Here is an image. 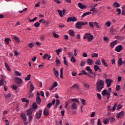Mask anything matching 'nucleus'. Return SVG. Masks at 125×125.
Instances as JSON below:
<instances>
[{
	"mask_svg": "<svg viewBox=\"0 0 125 125\" xmlns=\"http://www.w3.org/2000/svg\"><path fill=\"white\" fill-rule=\"evenodd\" d=\"M27 10H28V8H25L23 10L20 11H19V12L20 13H23V12H27Z\"/></svg>",
	"mask_w": 125,
	"mask_h": 125,
	"instance_id": "nucleus-43",
	"label": "nucleus"
},
{
	"mask_svg": "<svg viewBox=\"0 0 125 125\" xmlns=\"http://www.w3.org/2000/svg\"><path fill=\"white\" fill-rule=\"evenodd\" d=\"M63 63L64 65L66 66H68V62H67V60H66V57H63Z\"/></svg>",
	"mask_w": 125,
	"mask_h": 125,
	"instance_id": "nucleus-37",
	"label": "nucleus"
},
{
	"mask_svg": "<svg viewBox=\"0 0 125 125\" xmlns=\"http://www.w3.org/2000/svg\"><path fill=\"white\" fill-rule=\"evenodd\" d=\"M37 19H38V18L35 17L33 19L30 20L29 22H34L35 21H37Z\"/></svg>",
	"mask_w": 125,
	"mask_h": 125,
	"instance_id": "nucleus-53",
	"label": "nucleus"
},
{
	"mask_svg": "<svg viewBox=\"0 0 125 125\" xmlns=\"http://www.w3.org/2000/svg\"><path fill=\"white\" fill-rule=\"evenodd\" d=\"M58 85V83L56 82H55L53 85V87H56Z\"/></svg>",
	"mask_w": 125,
	"mask_h": 125,
	"instance_id": "nucleus-63",
	"label": "nucleus"
},
{
	"mask_svg": "<svg viewBox=\"0 0 125 125\" xmlns=\"http://www.w3.org/2000/svg\"><path fill=\"white\" fill-rule=\"evenodd\" d=\"M115 50L117 52H121L123 50V46L122 45H119L116 47Z\"/></svg>",
	"mask_w": 125,
	"mask_h": 125,
	"instance_id": "nucleus-11",
	"label": "nucleus"
},
{
	"mask_svg": "<svg viewBox=\"0 0 125 125\" xmlns=\"http://www.w3.org/2000/svg\"><path fill=\"white\" fill-rule=\"evenodd\" d=\"M56 52L57 55H59V53L60 52H62V48H59L58 50H56Z\"/></svg>",
	"mask_w": 125,
	"mask_h": 125,
	"instance_id": "nucleus-36",
	"label": "nucleus"
},
{
	"mask_svg": "<svg viewBox=\"0 0 125 125\" xmlns=\"http://www.w3.org/2000/svg\"><path fill=\"white\" fill-rule=\"evenodd\" d=\"M109 122H110V120L109 119V118H105L104 120V125H107L108 123H109Z\"/></svg>",
	"mask_w": 125,
	"mask_h": 125,
	"instance_id": "nucleus-30",
	"label": "nucleus"
},
{
	"mask_svg": "<svg viewBox=\"0 0 125 125\" xmlns=\"http://www.w3.org/2000/svg\"><path fill=\"white\" fill-rule=\"evenodd\" d=\"M67 22H76L77 21V18L75 17H69L67 19Z\"/></svg>",
	"mask_w": 125,
	"mask_h": 125,
	"instance_id": "nucleus-8",
	"label": "nucleus"
},
{
	"mask_svg": "<svg viewBox=\"0 0 125 125\" xmlns=\"http://www.w3.org/2000/svg\"><path fill=\"white\" fill-rule=\"evenodd\" d=\"M97 125H102V124H101V120L100 119H99L98 120Z\"/></svg>",
	"mask_w": 125,
	"mask_h": 125,
	"instance_id": "nucleus-62",
	"label": "nucleus"
},
{
	"mask_svg": "<svg viewBox=\"0 0 125 125\" xmlns=\"http://www.w3.org/2000/svg\"><path fill=\"white\" fill-rule=\"evenodd\" d=\"M71 62H73V63H75V62H76V59H75V57H74V56H73L71 57Z\"/></svg>",
	"mask_w": 125,
	"mask_h": 125,
	"instance_id": "nucleus-47",
	"label": "nucleus"
},
{
	"mask_svg": "<svg viewBox=\"0 0 125 125\" xmlns=\"http://www.w3.org/2000/svg\"><path fill=\"white\" fill-rule=\"evenodd\" d=\"M84 87L85 88V89H87V90H88L90 89V85H89L88 83H84Z\"/></svg>",
	"mask_w": 125,
	"mask_h": 125,
	"instance_id": "nucleus-18",
	"label": "nucleus"
},
{
	"mask_svg": "<svg viewBox=\"0 0 125 125\" xmlns=\"http://www.w3.org/2000/svg\"><path fill=\"white\" fill-rule=\"evenodd\" d=\"M14 55H15V56H18V55H19V53H18V52H17V51L15 50L14 51Z\"/></svg>",
	"mask_w": 125,
	"mask_h": 125,
	"instance_id": "nucleus-60",
	"label": "nucleus"
},
{
	"mask_svg": "<svg viewBox=\"0 0 125 125\" xmlns=\"http://www.w3.org/2000/svg\"><path fill=\"white\" fill-rule=\"evenodd\" d=\"M38 108L37 103L34 102L32 104V110H36Z\"/></svg>",
	"mask_w": 125,
	"mask_h": 125,
	"instance_id": "nucleus-20",
	"label": "nucleus"
},
{
	"mask_svg": "<svg viewBox=\"0 0 125 125\" xmlns=\"http://www.w3.org/2000/svg\"><path fill=\"white\" fill-rule=\"evenodd\" d=\"M44 115L46 117H47L49 115V111L48 110V109L45 108L44 110Z\"/></svg>",
	"mask_w": 125,
	"mask_h": 125,
	"instance_id": "nucleus-16",
	"label": "nucleus"
},
{
	"mask_svg": "<svg viewBox=\"0 0 125 125\" xmlns=\"http://www.w3.org/2000/svg\"><path fill=\"white\" fill-rule=\"evenodd\" d=\"M121 89V86L120 85H118L116 86V91H119Z\"/></svg>",
	"mask_w": 125,
	"mask_h": 125,
	"instance_id": "nucleus-49",
	"label": "nucleus"
},
{
	"mask_svg": "<svg viewBox=\"0 0 125 125\" xmlns=\"http://www.w3.org/2000/svg\"><path fill=\"white\" fill-rule=\"evenodd\" d=\"M5 97L6 99H9V98H10V97H11V93H8L7 95H5Z\"/></svg>",
	"mask_w": 125,
	"mask_h": 125,
	"instance_id": "nucleus-39",
	"label": "nucleus"
},
{
	"mask_svg": "<svg viewBox=\"0 0 125 125\" xmlns=\"http://www.w3.org/2000/svg\"><path fill=\"white\" fill-rule=\"evenodd\" d=\"M71 108L73 110H77V108H78V104H77L76 102H74L71 104Z\"/></svg>",
	"mask_w": 125,
	"mask_h": 125,
	"instance_id": "nucleus-14",
	"label": "nucleus"
},
{
	"mask_svg": "<svg viewBox=\"0 0 125 125\" xmlns=\"http://www.w3.org/2000/svg\"><path fill=\"white\" fill-rule=\"evenodd\" d=\"M69 34L71 36V37H75V32H74V31L72 30H69Z\"/></svg>",
	"mask_w": 125,
	"mask_h": 125,
	"instance_id": "nucleus-27",
	"label": "nucleus"
},
{
	"mask_svg": "<svg viewBox=\"0 0 125 125\" xmlns=\"http://www.w3.org/2000/svg\"><path fill=\"white\" fill-rule=\"evenodd\" d=\"M53 71L54 74L56 76V77H58V76H59V72L56 70V69H55V67H54Z\"/></svg>",
	"mask_w": 125,
	"mask_h": 125,
	"instance_id": "nucleus-19",
	"label": "nucleus"
},
{
	"mask_svg": "<svg viewBox=\"0 0 125 125\" xmlns=\"http://www.w3.org/2000/svg\"><path fill=\"white\" fill-rule=\"evenodd\" d=\"M20 116L21 117L22 119L23 122H26V121H27V116H26V113H21Z\"/></svg>",
	"mask_w": 125,
	"mask_h": 125,
	"instance_id": "nucleus-12",
	"label": "nucleus"
},
{
	"mask_svg": "<svg viewBox=\"0 0 125 125\" xmlns=\"http://www.w3.org/2000/svg\"><path fill=\"white\" fill-rule=\"evenodd\" d=\"M84 25H87V22H84L82 21H78L76 23V28L77 29H82V26H84Z\"/></svg>",
	"mask_w": 125,
	"mask_h": 125,
	"instance_id": "nucleus-3",
	"label": "nucleus"
},
{
	"mask_svg": "<svg viewBox=\"0 0 125 125\" xmlns=\"http://www.w3.org/2000/svg\"><path fill=\"white\" fill-rule=\"evenodd\" d=\"M116 107H117V108H116L117 110H121V109L123 108V105H122V104H119L118 105L117 104Z\"/></svg>",
	"mask_w": 125,
	"mask_h": 125,
	"instance_id": "nucleus-32",
	"label": "nucleus"
},
{
	"mask_svg": "<svg viewBox=\"0 0 125 125\" xmlns=\"http://www.w3.org/2000/svg\"><path fill=\"white\" fill-rule=\"evenodd\" d=\"M90 14H91V12H86L83 13V14L82 16V18H83L84 16H86V15H90Z\"/></svg>",
	"mask_w": 125,
	"mask_h": 125,
	"instance_id": "nucleus-26",
	"label": "nucleus"
},
{
	"mask_svg": "<svg viewBox=\"0 0 125 125\" xmlns=\"http://www.w3.org/2000/svg\"><path fill=\"white\" fill-rule=\"evenodd\" d=\"M87 63L90 66H91L92 64H93V60L88 59L87 60Z\"/></svg>",
	"mask_w": 125,
	"mask_h": 125,
	"instance_id": "nucleus-17",
	"label": "nucleus"
},
{
	"mask_svg": "<svg viewBox=\"0 0 125 125\" xmlns=\"http://www.w3.org/2000/svg\"><path fill=\"white\" fill-rule=\"evenodd\" d=\"M97 95L98 99H99L100 100H101V98H102V96H101V94L100 93H97Z\"/></svg>",
	"mask_w": 125,
	"mask_h": 125,
	"instance_id": "nucleus-48",
	"label": "nucleus"
},
{
	"mask_svg": "<svg viewBox=\"0 0 125 125\" xmlns=\"http://www.w3.org/2000/svg\"><path fill=\"white\" fill-rule=\"evenodd\" d=\"M92 58L98 57V54L97 53H92L91 54Z\"/></svg>",
	"mask_w": 125,
	"mask_h": 125,
	"instance_id": "nucleus-41",
	"label": "nucleus"
},
{
	"mask_svg": "<svg viewBox=\"0 0 125 125\" xmlns=\"http://www.w3.org/2000/svg\"><path fill=\"white\" fill-rule=\"evenodd\" d=\"M102 95H103V96L107 95V100H109V99H110V96H111V93H110L109 91H107V90H104L102 92Z\"/></svg>",
	"mask_w": 125,
	"mask_h": 125,
	"instance_id": "nucleus-5",
	"label": "nucleus"
},
{
	"mask_svg": "<svg viewBox=\"0 0 125 125\" xmlns=\"http://www.w3.org/2000/svg\"><path fill=\"white\" fill-rule=\"evenodd\" d=\"M53 35L54 37V38H59V35H58L57 34H55V32H53Z\"/></svg>",
	"mask_w": 125,
	"mask_h": 125,
	"instance_id": "nucleus-56",
	"label": "nucleus"
},
{
	"mask_svg": "<svg viewBox=\"0 0 125 125\" xmlns=\"http://www.w3.org/2000/svg\"><path fill=\"white\" fill-rule=\"evenodd\" d=\"M105 25L108 27H110L111 26V22H110V21H107L105 23Z\"/></svg>",
	"mask_w": 125,
	"mask_h": 125,
	"instance_id": "nucleus-57",
	"label": "nucleus"
},
{
	"mask_svg": "<svg viewBox=\"0 0 125 125\" xmlns=\"http://www.w3.org/2000/svg\"><path fill=\"white\" fill-rule=\"evenodd\" d=\"M34 86H33V84H31L30 90H29L30 93H32V92H33V91L34 90Z\"/></svg>",
	"mask_w": 125,
	"mask_h": 125,
	"instance_id": "nucleus-33",
	"label": "nucleus"
},
{
	"mask_svg": "<svg viewBox=\"0 0 125 125\" xmlns=\"http://www.w3.org/2000/svg\"><path fill=\"white\" fill-rule=\"evenodd\" d=\"M58 12L59 14V15L61 16V17H62L63 16V14H62V11L60 10H58Z\"/></svg>",
	"mask_w": 125,
	"mask_h": 125,
	"instance_id": "nucleus-52",
	"label": "nucleus"
},
{
	"mask_svg": "<svg viewBox=\"0 0 125 125\" xmlns=\"http://www.w3.org/2000/svg\"><path fill=\"white\" fill-rule=\"evenodd\" d=\"M15 74L16 76H21V73L18 71H16Z\"/></svg>",
	"mask_w": 125,
	"mask_h": 125,
	"instance_id": "nucleus-61",
	"label": "nucleus"
},
{
	"mask_svg": "<svg viewBox=\"0 0 125 125\" xmlns=\"http://www.w3.org/2000/svg\"><path fill=\"white\" fill-rule=\"evenodd\" d=\"M124 116H125V111H122L117 114V115L116 116V118H117L118 119H120L121 118H123Z\"/></svg>",
	"mask_w": 125,
	"mask_h": 125,
	"instance_id": "nucleus-9",
	"label": "nucleus"
},
{
	"mask_svg": "<svg viewBox=\"0 0 125 125\" xmlns=\"http://www.w3.org/2000/svg\"><path fill=\"white\" fill-rule=\"evenodd\" d=\"M42 113V110H40L38 111V112L36 113L35 115V118H36L37 120H39V119H41Z\"/></svg>",
	"mask_w": 125,
	"mask_h": 125,
	"instance_id": "nucleus-6",
	"label": "nucleus"
},
{
	"mask_svg": "<svg viewBox=\"0 0 125 125\" xmlns=\"http://www.w3.org/2000/svg\"><path fill=\"white\" fill-rule=\"evenodd\" d=\"M56 63H57V64H60V60L57 58L56 59Z\"/></svg>",
	"mask_w": 125,
	"mask_h": 125,
	"instance_id": "nucleus-64",
	"label": "nucleus"
},
{
	"mask_svg": "<svg viewBox=\"0 0 125 125\" xmlns=\"http://www.w3.org/2000/svg\"><path fill=\"white\" fill-rule=\"evenodd\" d=\"M52 106V103H48L47 105H46V107L48 109H50V108H51V106Z\"/></svg>",
	"mask_w": 125,
	"mask_h": 125,
	"instance_id": "nucleus-42",
	"label": "nucleus"
},
{
	"mask_svg": "<svg viewBox=\"0 0 125 125\" xmlns=\"http://www.w3.org/2000/svg\"><path fill=\"white\" fill-rule=\"evenodd\" d=\"M95 64L96 65H101V61H100V60H98L95 62Z\"/></svg>",
	"mask_w": 125,
	"mask_h": 125,
	"instance_id": "nucleus-46",
	"label": "nucleus"
},
{
	"mask_svg": "<svg viewBox=\"0 0 125 125\" xmlns=\"http://www.w3.org/2000/svg\"><path fill=\"white\" fill-rule=\"evenodd\" d=\"M94 24L95 26H96L97 28H100V27L99 26V23L96 21L94 22Z\"/></svg>",
	"mask_w": 125,
	"mask_h": 125,
	"instance_id": "nucleus-50",
	"label": "nucleus"
},
{
	"mask_svg": "<svg viewBox=\"0 0 125 125\" xmlns=\"http://www.w3.org/2000/svg\"><path fill=\"white\" fill-rule=\"evenodd\" d=\"M86 71H88V72H89V74H93V72H92V69L90 68V66H87L86 67Z\"/></svg>",
	"mask_w": 125,
	"mask_h": 125,
	"instance_id": "nucleus-22",
	"label": "nucleus"
},
{
	"mask_svg": "<svg viewBox=\"0 0 125 125\" xmlns=\"http://www.w3.org/2000/svg\"><path fill=\"white\" fill-rule=\"evenodd\" d=\"M40 23L39 22V21H37L36 23H34V27H35L36 28H38V27L40 26Z\"/></svg>",
	"mask_w": 125,
	"mask_h": 125,
	"instance_id": "nucleus-38",
	"label": "nucleus"
},
{
	"mask_svg": "<svg viewBox=\"0 0 125 125\" xmlns=\"http://www.w3.org/2000/svg\"><path fill=\"white\" fill-rule=\"evenodd\" d=\"M83 39H84V40L87 39L88 41L90 42V41H92V40H93V35H92L90 33H85Z\"/></svg>",
	"mask_w": 125,
	"mask_h": 125,
	"instance_id": "nucleus-4",
	"label": "nucleus"
},
{
	"mask_svg": "<svg viewBox=\"0 0 125 125\" xmlns=\"http://www.w3.org/2000/svg\"><path fill=\"white\" fill-rule=\"evenodd\" d=\"M72 87H74V88H76V89H79V85L77 84H74L72 86H71V88Z\"/></svg>",
	"mask_w": 125,
	"mask_h": 125,
	"instance_id": "nucleus-40",
	"label": "nucleus"
},
{
	"mask_svg": "<svg viewBox=\"0 0 125 125\" xmlns=\"http://www.w3.org/2000/svg\"><path fill=\"white\" fill-rule=\"evenodd\" d=\"M4 83H3V79H1L0 80V86H1V85H3L4 84Z\"/></svg>",
	"mask_w": 125,
	"mask_h": 125,
	"instance_id": "nucleus-54",
	"label": "nucleus"
},
{
	"mask_svg": "<svg viewBox=\"0 0 125 125\" xmlns=\"http://www.w3.org/2000/svg\"><path fill=\"white\" fill-rule=\"evenodd\" d=\"M61 75H60V78L63 79V68H62L60 70Z\"/></svg>",
	"mask_w": 125,
	"mask_h": 125,
	"instance_id": "nucleus-35",
	"label": "nucleus"
},
{
	"mask_svg": "<svg viewBox=\"0 0 125 125\" xmlns=\"http://www.w3.org/2000/svg\"><path fill=\"white\" fill-rule=\"evenodd\" d=\"M116 11L118 12V14H121V13H122V10H121L120 8H117Z\"/></svg>",
	"mask_w": 125,
	"mask_h": 125,
	"instance_id": "nucleus-55",
	"label": "nucleus"
},
{
	"mask_svg": "<svg viewBox=\"0 0 125 125\" xmlns=\"http://www.w3.org/2000/svg\"><path fill=\"white\" fill-rule=\"evenodd\" d=\"M15 79V82L18 85H20L21 83H22V79L19 78H16Z\"/></svg>",
	"mask_w": 125,
	"mask_h": 125,
	"instance_id": "nucleus-10",
	"label": "nucleus"
},
{
	"mask_svg": "<svg viewBox=\"0 0 125 125\" xmlns=\"http://www.w3.org/2000/svg\"><path fill=\"white\" fill-rule=\"evenodd\" d=\"M28 46H29V47H30V48H33V47L35 46V43H30L28 44Z\"/></svg>",
	"mask_w": 125,
	"mask_h": 125,
	"instance_id": "nucleus-34",
	"label": "nucleus"
},
{
	"mask_svg": "<svg viewBox=\"0 0 125 125\" xmlns=\"http://www.w3.org/2000/svg\"><path fill=\"white\" fill-rule=\"evenodd\" d=\"M101 61L102 64H103L104 66H105V67H108V64L107 63V62H106V61H105V60H104V59H102Z\"/></svg>",
	"mask_w": 125,
	"mask_h": 125,
	"instance_id": "nucleus-24",
	"label": "nucleus"
},
{
	"mask_svg": "<svg viewBox=\"0 0 125 125\" xmlns=\"http://www.w3.org/2000/svg\"><path fill=\"white\" fill-rule=\"evenodd\" d=\"M89 25L91 28H93L94 25H93V23L91 21H89Z\"/></svg>",
	"mask_w": 125,
	"mask_h": 125,
	"instance_id": "nucleus-58",
	"label": "nucleus"
},
{
	"mask_svg": "<svg viewBox=\"0 0 125 125\" xmlns=\"http://www.w3.org/2000/svg\"><path fill=\"white\" fill-rule=\"evenodd\" d=\"M112 83H113V80L110 79H107L105 80V83H107V87H110V86H111Z\"/></svg>",
	"mask_w": 125,
	"mask_h": 125,
	"instance_id": "nucleus-7",
	"label": "nucleus"
},
{
	"mask_svg": "<svg viewBox=\"0 0 125 125\" xmlns=\"http://www.w3.org/2000/svg\"><path fill=\"white\" fill-rule=\"evenodd\" d=\"M110 120L111 123H114V122H115V118H113V117H110L109 121Z\"/></svg>",
	"mask_w": 125,
	"mask_h": 125,
	"instance_id": "nucleus-44",
	"label": "nucleus"
},
{
	"mask_svg": "<svg viewBox=\"0 0 125 125\" xmlns=\"http://www.w3.org/2000/svg\"><path fill=\"white\" fill-rule=\"evenodd\" d=\"M33 111H34V110H33V108H29L25 112V114L26 116H28L29 122H32V121H33V119H34V116H33Z\"/></svg>",
	"mask_w": 125,
	"mask_h": 125,
	"instance_id": "nucleus-1",
	"label": "nucleus"
},
{
	"mask_svg": "<svg viewBox=\"0 0 125 125\" xmlns=\"http://www.w3.org/2000/svg\"><path fill=\"white\" fill-rule=\"evenodd\" d=\"M113 6H115V7H120V4L117 2H115L113 4Z\"/></svg>",
	"mask_w": 125,
	"mask_h": 125,
	"instance_id": "nucleus-31",
	"label": "nucleus"
},
{
	"mask_svg": "<svg viewBox=\"0 0 125 125\" xmlns=\"http://www.w3.org/2000/svg\"><path fill=\"white\" fill-rule=\"evenodd\" d=\"M117 43H118V41L117 40H115L114 41L111 42L110 43L111 47L113 48V47H114V46H115L116 44H117Z\"/></svg>",
	"mask_w": 125,
	"mask_h": 125,
	"instance_id": "nucleus-15",
	"label": "nucleus"
},
{
	"mask_svg": "<svg viewBox=\"0 0 125 125\" xmlns=\"http://www.w3.org/2000/svg\"><path fill=\"white\" fill-rule=\"evenodd\" d=\"M13 38L16 42H17V43H19L20 42V39L17 36H13Z\"/></svg>",
	"mask_w": 125,
	"mask_h": 125,
	"instance_id": "nucleus-25",
	"label": "nucleus"
},
{
	"mask_svg": "<svg viewBox=\"0 0 125 125\" xmlns=\"http://www.w3.org/2000/svg\"><path fill=\"white\" fill-rule=\"evenodd\" d=\"M97 89L98 91H101L104 88V81L102 80H99L96 83Z\"/></svg>",
	"mask_w": 125,
	"mask_h": 125,
	"instance_id": "nucleus-2",
	"label": "nucleus"
},
{
	"mask_svg": "<svg viewBox=\"0 0 125 125\" xmlns=\"http://www.w3.org/2000/svg\"><path fill=\"white\" fill-rule=\"evenodd\" d=\"M84 64H85V62L82 61L80 63V66L83 67V66H84Z\"/></svg>",
	"mask_w": 125,
	"mask_h": 125,
	"instance_id": "nucleus-59",
	"label": "nucleus"
},
{
	"mask_svg": "<svg viewBox=\"0 0 125 125\" xmlns=\"http://www.w3.org/2000/svg\"><path fill=\"white\" fill-rule=\"evenodd\" d=\"M118 63L119 65V66H122V65H123V60L122 59V58H120L118 61Z\"/></svg>",
	"mask_w": 125,
	"mask_h": 125,
	"instance_id": "nucleus-29",
	"label": "nucleus"
},
{
	"mask_svg": "<svg viewBox=\"0 0 125 125\" xmlns=\"http://www.w3.org/2000/svg\"><path fill=\"white\" fill-rule=\"evenodd\" d=\"M29 80H31V75H27V76L25 79V81H29Z\"/></svg>",
	"mask_w": 125,
	"mask_h": 125,
	"instance_id": "nucleus-45",
	"label": "nucleus"
},
{
	"mask_svg": "<svg viewBox=\"0 0 125 125\" xmlns=\"http://www.w3.org/2000/svg\"><path fill=\"white\" fill-rule=\"evenodd\" d=\"M78 7L81 9H85L86 8V5L83 4L82 3H78Z\"/></svg>",
	"mask_w": 125,
	"mask_h": 125,
	"instance_id": "nucleus-13",
	"label": "nucleus"
},
{
	"mask_svg": "<svg viewBox=\"0 0 125 125\" xmlns=\"http://www.w3.org/2000/svg\"><path fill=\"white\" fill-rule=\"evenodd\" d=\"M94 69L95 70V72H97L98 70H100V68H99V66L97 65H94Z\"/></svg>",
	"mask_w": 125,
	"mask_h": 125,
	"instance_id": "nucleus-28",
	"label": "nucleus"
},
{
	"mask_svg": "<svg viewBox=\"0 0 125 125\" xmlns=\"http://www.w3.org/2000/svg\"><path fill=\"white\" fill-rule=\"evenodd\" d=\"M36 101L37 103V104H41L42 103V99H41V97H38L36 98Z\"/></svg>",
	"mask_w": 125,
	"mask_h": 125,
	"instance_id": "nucleus-21",
	"label": "nucleus"
},
{
	"mask_svg": "<svg viewBox=\"0 0 125 125\" xmlns=\"http://www.w3.org/2000/svg\"><path fill=\"white\" fill-rule=\"evenodd\" d=\"M4 42H5L7 44L9 45V42H11V39H10V38H5L4 40Z\"/></svg>",
	"mask_w": 125,
	"mask_h": 125,
	"instance_id": "nucleus-23",
	"label": "nucleus"
},
{
	"mask_svg": "<svg viewBox=\"0 0 125 125\" xmlns=\"http://www.w3.org/2000/svg\"><path fill=\"white\" fill-rule=\"evenodd\" d=\"M22 102H26V103H29V100L26 99L25 98H22Z\"/></svg>",
	"mask_w": 125,
	"mask_h": 125,
	"instance_id": "nucleus-51",
	"label": "nucleus"
}]
</instances>
